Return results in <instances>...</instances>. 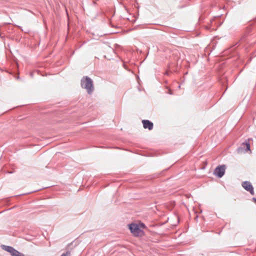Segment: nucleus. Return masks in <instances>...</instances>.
I'll use <instances>...</instances> for the list:
<instances>
[{"label": "nucleus", "mask_w": 256, "mask_h": 256, "mask_svg": "<svg viewBox=\"0 0 256 256\" xmlns=\"http://www.w3.org/2000/svg\"><path fill=\"white\" fill-rule=\"evenodd\" d=\"M81 86L82 88L86 90L88 94H90L94 90L93 82L88 76H84L81 80Z\"/></svg>", "instance_id": "1"}, {"label": "nucleus", "mask_w": 256, "mask_h": 256, "mask_svg": "<svg viewBox=\"0 0 256 256\" xmlns=\"http://www.w3.org/2000/svg\"><path fill=\"white\" fill-rule=\"evenodd\" d=\"M130 232L135 236H142L143 232L140 230V226L136 224H132L128 225Z\"/></svg>", "instance_id": "2"}, {"label": "nucleus", "mask_w": 256, "mask_h": 256, "mask_svg": "<svg viewBox=\"0 0 256 256\" xmlns=\"http://www.w3.org/2000/svg\"><path fill=\"white\" fill-rule=\"evenodd\" d=\"M226 166L224 165L218 166L214 170V174L218 178H222L224 174Z\"/></svg>", "instance_id": "3"}, {"label": "nucleus", "mask_w": 256, "mask_h": 256, "mask_svg": "<svg viewBox=\"0 0 256 256\" xmlns=\"http://www.w3.org/2000/svg\"><path fill=\"white\" fill-rule=\"evenodd\" d=\"M238 151L239 153L246 152H250V145L249 142H246L242 144L241 146L238 148Z\"/></svg>", "instance_id": "4"}, {"label": "nucleus", "mask_w": 256, "mask_h": 256, "mask_svg": "<svg viewBox=\"0 0 256 256\" xmlns=\"http://www.w3.org/2000/svg\"><path fill=\"white\" fill-rule=\"evenodd\" d=\"M242 187L247 191L249 192L251 194H254V188L250 182L246 181L242 184Z\"/></svg>", "instance_id": "5"}, {"label": "nucleus", "mask_w": 256, "mask_h": 256, "mask_svg": "<svg viewBox=\"0 0 256 256\" xmlns=\"http://www.w3.org/2000/svg\"><path fill=\"white\" fill-rule=\"evenodd\" d=\"M4 250L10 252L12 256H22V254L10 246H4Z\"/></svg>", "instance_id": "6"}, {"label": "nucleus", "mask_w": 256, "mask_h": 256, "mask_svg": "<svg viewBox=\"0 0 256 256\" xmlns=\"http://www.w3.org/2000/svg\"><path fill=\"white\" fill-rule=\"evenodd\" d=\"M144 128L152 130L153 128V124L148 120H143L142 121Z\"/></svg>", "instance_id": "7"}, {"label": "nucleus", "mask_w": 256, "mask_h": 256, "mask_svg": "<svg viewBox=\"0 0 256 256\" xmlns=\"http://www.w3.org/2000/svg\"><path fill=\"white\" fill-rule=\"evenodd\" d=\"M70 256V252H67L65 254H63L61 256Z\"/></svg>", "instance_id": "8"}, {"label": "nucleus", "mask_w": 256, "mask_h": 256, "mask_svg": "<svg viewBox=\"0 0 256 256\" xmlns=\"http://www.w3.org/2000/svg\"><path fill=\"white\" fill-rule=\"evenodd\" d=\"M138 225L140 226V229L142 228H144L145 226L144 224H138Z\"/></svg>", "instance_id": "9"}, {"label": "nucleus", "mask_w": 256, "mask_h": 256, "mask_svg": "<svg viewBox=\"0 0 256 256\" xmlns=\"http://www.w3.org/2000/svg\"><path fill=\"white\" fill-rule=\"evenodd\" d=\"M254 200L256 202V198H254Z\"/></svg>", "instance_id": "10"}]
</instances>
